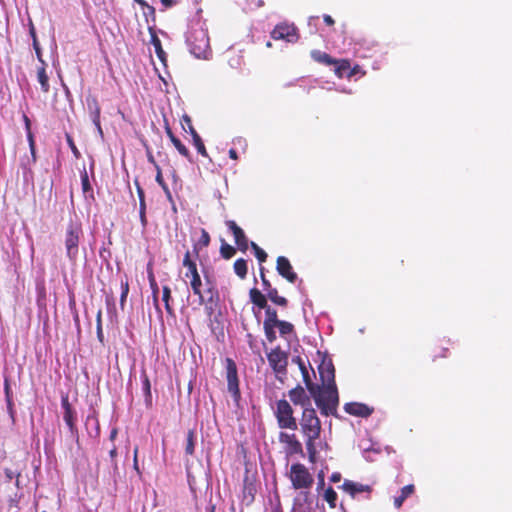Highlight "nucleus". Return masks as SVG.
I'll return each mask as SVG.
<instances>
[{
	"mask_svg": "<svg viewBox=\"0 0 512 512\" xmlns=\"http://www.w3.org/2000/svg\"><path fill=\"white\" fill-rule=\"evenodd\" d=\"M183 266L187 269L185 277L190 278L193 293L198 295L201 302L205 304L212 334L217 341H222L224 338V316L218 291L212 287H208L204 292L201 291L202 281L189 251L184 255Z\"/></svg>",
	"mask_w": 512,
	"mask_h": 512,
	"instance_id": "f257e3e1",
	"label": "nucleus"
},
{
	"mask_svg": "<svg viewBox=\"0 0 512 512\" xmlns=\"http://www.w3.org/2000/svg\"><path fill=\"white\" fill-rule=\"evenodd\" d=\"M300 431L305 438V445L308 452V458L311 463H316L318 454V444L322 432L321 421L316 411L312 407H305L299 422Z\"/></svg>",
	"mask_w": 512,
	"mask_h": 512,
	"instance_id": "f03ea898",
	"label": "nucleus"
},
{
	"mask_svg": "<svg viewBox=\"0 0 512 512\" xmlns=\"http://www.w3.org/2000/svg\"><path fill=\"white\" fill-rule=\"evenodd\" d=\"M315 390L309 392L315 404L325 416L336 415L339 404L338 390L336 384H325L320 387L315 385Z\"/></svg>",
	"mask_w": 512,
	"mask_h": 512,
	"instance_id": "7ed1b4c3",
	"label": "nucleus"
},
{
	"mask_svg": "<svg viewBox=\"0 0 512 512\" xmlns=\"http://www.w3.org/2000/svg\"><path fill=\"white\" fill-rule=\"evenodd\" d=\"M84 232L79 220H70L63 234V244L68 260L75 264L79 256V247L83 240Z\"/></svg>",
	"mask_w": 512,
	"mask_h": 512,
	"instance_id": "20e7f679",
	"label": "nucleus"
},
{
	"mask_svg": "<svg viewBox=\"0 0 512 512\" xmlns=\"http://www.w3.org/2000/svg\"><path fill=\"white\" fill-rule=\"evenodd\" d=\"M189 51L197 58H206L209 52V37L201 27L191 28L186 36Z\"/></svg>",
	"mask_w": 512,
	"mask_h": 512,
	"instance_id": "39448f33",
	"label": "nucleus"
},
{
	"mask_svg": "<svg viewBox=\"0 0 512 512\" xmlns=\"http://www.w3.org/2000/svg\"><path fill=\"white\" fill-rule=\"evenodd\" d=\"M274 416L280 429L297 430L298 423L294 416V410L286 399L276 401Z\"/></svg>",
	"mask_w": 512,
	"mask_h": 512,
	"instance_id": "423d86ee",
	"label": "nucleus"
},
{
	"mask_svg": "<svg viewBox=\"0 0 512 512\" xmlns=\"http://www.w3.org/2000/svg\"><path fill=\"white\" fill-rule=\"evenodd\" d=\"M226 380L227 389L231 394L234 406L241 408V394L239 389V379L237 375V367L233 360L226 358Z\"/></svg>",
	"mask_w": 512,
	"mask_h": 512,
	"instance_id": "0eeeda50",
	"label": "nucleus"
},
{
	"mask_svg": "<svg viewBox=\"0 0 512 512\" xmlns=\"http://www.w3.org/2000/svg\"><path fill=\"white\" fill-rule=\"evenodd\" d=\"M290 480L295 489L310 488L314 482L308 469L301 463H295L291 466Z\"/></svg>",
	"mask_w": 512,
	"mask_h": 512,
	"instance_id": "6e6552de",
	"label": "nucleus"
},
{
	"mask_svg": "<svg viewBox=\"0 0 512 512\" xmlns=\"http://www.w3.org/2000/svg\"><path fill=\"white\" fill-rule=\"evenodd\" d=\"M268 362L276 374L285 375L287 372L288 355L280 347L271 350L267 355Z\"/></svg>",
	"mask_w": 512,
	"mask_h": 512,
	"instance_id": "1a4fd4ad",
	"label": "nucleus"
},
{
	"mask_svg": "<svg viewBox=\"0 0 512 512\" xmlns=\"http://www.w3.org/2000/svg\"><path fill=\"white\" fill-rule=\"evenodd\" d=\"M271 37L274 40H285L290 43L296 42L298 40L297 28L293 24H278L272 30Z\"/></svg>",
	"mask_w": 512,
	"mask_h": 512,
	"instance_id": "9d476101",
	"label": "nucleus"
},
{
	"mask_svg": "<svg viewBox=\"0 0 512 512\" xmlns=\"http://www.w3.org/2000/svg\"><path fill=\"white\" fill-rule=\"evenodd\" d=\"M61 406L64 410L63 419L66 425L68 426L71 434H76V412L72 408V405L69 402V396L67 394L61 397Z\"/></svg>",
	"mask_w": 512,
	"mask_h": 512,
	"instance_id": "9b49d317",
	"label": "nucleus"
},
{
	"mask_svg": "<svg viewBox=\"0 0 512 512\" xmlns=\"http://www.w3.org/2000/svg\"><path fill=\"white\" fill-rule=\"evenodd\" d=\"M279 442L286 446L287 452L290 454H301L303 452L302 444L294 433L281 431L278 436Z\"/></svg>",
	"mask_w": 512,
	"mask_h": 512,
	"instance_id": "f8f14e48",
	"label": "nucleus"
},
{
	"mask_svg": "<svg viewBox=\"0 0 512 512\" xmlns=\"http://www.w3.org/2000/svg\"><path fill=\"white\" fill-rule=\"evenodd\" d=\"M277 272L290 283H295L298 276L294 272L293 267L288 258L279 256L276 260Z\"/></svg>",
	"mask_w": 512,
	"mask_h": 512,
	"instance_id": "ddd939ff",
	"label": "nucleus"
},
{
	"mask_svg": "<svg viewBox=\"0 0 512 512\" xmlns=\"http://www.w3.org/2000/svg\"><path fill=\"white\" fill-rule=\"evenodd\" d=\"M27 140L29 143V148L31 152V159L27 160V163L22 164V168L24 170V179L25 181H28L29 179L33 178V172L31 170V164H34L36 162V145L34 140V135L31 130L27 131Z\"/></svg>",
	"mask_w": 512,
	"mask_h": 512,
	"instance_id": "4468645a",
	"label": "nucleus"
},
{
	"mask_svg": "<svg viewBox=\"0 0 512 512\" xmlns=\"http://www.w3.org/2000/svg\"><path fill=\"white\" fill-rule=\"evenodd\" d=\"M226 224L234 236L237 248L242 252H246L249 247V242L244 231L234 221H228Z\"/></svg>",
	"mask_w": 512,
	"mask_h": 512,
	"instance_id": "2eb2a0df",
	"label": "nucleus"
},
{
	"mask_svg": "<svg viewBox=\"0 0 512 512\" xmlns=\"http://www.w3.org/2000/svg\"><path fill=\"white\" fill-rule=\"evenodd\" d=\"M346 413L358 416V417H369L373 413V408L369 407L364 403L350 402L344 405Z\"/></svg>",
	"mask_w": 512,
	"mask_h": 512,
	"instance_id": "dca6fc26",
	"label": "nucleus"
},
{
	"mask_svg": "<svg viewBox=\"0 0 512 512\" xmlns=\"http://www.w3.org/2000/svg\"><path fill=\"white\" fill-rule=\"evenodd\" d=\"M318 370H319L320 379H321L323 385L336 384L335 383V368H334L333 363L330 360L323 361L319 365Z\"/></svg>",
	"mask_w": 512,
	"mask_h": 512,
	"instance_id": "f3484780",
	"label": "nucleus"
},
{
	"mask_svg": "<svg viewBox=\"0 0 512 512\" xmlns=\"http://www.w3.org/2000/svg\"><path fill=\"white\" fill-rule=\"evenodd\" d=\"M339 488H341L343 491L347 492L353 498L358 493H363V492L370 493L372 491L371 486L361 484V483H356L351 480H345Z\"/></svg>",
	"mask_w": 512,
	"mask_h": 512,
	"instance_id": "a211bd4d",
	"label": "nucleus"
},
{
	"mask_svg": "<svg viewBox=\"0 0 512 512\" xmlns=\"http://www.w3.org/2000/svg\"><path fill=\"white\" fill-rule=\"evenodd\" d=\"M288 394L293 404L301 405L304 408L305 406L310 405V399L302 386H296L295 388L291 389Z\"/></svg>",
	"mask_w": 512,
	"mask_h": 512,
	"instance_id": "6ab92c4d",
	"label": "nucleus"
},
{
	"mask_svg": "<svg viewBox=\"0 0 512 512\" xmlns=\"http://www.w3.org/2000/svg\"><path fill=\"white\" fill-rule=\"evenodd\" d=\"M88 109L92 118L93 124L96 126L97 130L102 133L100 115H101V107L96 98H91L87 100Z\"/></svg>",
	"mask_w": 512,
	"mask_h": 512,
	"instance_id": "aec40b11",
	"label": "nucleus"
},
{
	"mask_svg": "<svg viewBox=\"0 0 512 512\" xmlns=\"http://www.w3.org/2000/svg\"><path fill=\"white\" fill-rule=\"evenodd\" d=\"M332 66H334V72L339 78L351 77L354 74L353 71H350V62L347 59H335Z\"/></svg>",
	"mask_w": 512,
	"mask_h": 512,
	"instance_id": "412c9836",
	"label": "nucleus"
},
{
	"mask_svg": "<svg viewBox=\"0 0 512 512\" xmlns=\"http://www.w3.org/2000/svg\"><path fill=\"white\" fill-rule=\"evenodd\" d=\"M4 393H5V400L7 404V411L8 414L12 420V422H15V409H14V403H13V397H12V391L10 387V381L8 377H5L4 379Z\"/></svg>",
	"mask_w": 512,
	"mask_h": 512,
	"instance_id": "4be33fe9",
	"label": "nucleus"
},
{
	"mask_svg": "<svg viewBox=\"0 0 512 512\" xmlns=\"http://www.w3.org/2000/svg\"><path fill=\"white\" fill-rule=\"evenodd\" d=\"M58 508V502L53 499H48L47 497H40L37 502V509L40 512H57Z\"/></svg>",
	"mask_w": 512,
	"mask_h": 512,
	"instance_id": "5701e85b",
	"label": "nucleus"
},
{
	"mask_svg": "<svg viewBox=\"0 0 512 512\" xmlns=\"http://www.w3.org/2000/svg\"><path fill=\"white\" fill-rule=\"evenodd\" d=\"M250 301L260 309H264L267 304V297L257 288H252L249 291Z\"/></svg>",
	"mask_w": 512,
	"mask_h": 512,
	"instance_id": "b1692460",
	"label": "nucleus"
},
{
	"mask_svg": "<svg viewBox=\"0 0 512 512\" xmlns=\"http://www.w3.org/2000/svg\"><path fill=\"white\" fill-rule=\"evenodd\" d=\"M37 80L40 83L41 90L48 93L50 90L49 77L46 71V63L37 68Z\"/></svg>",
	"mask_w": 512,
	"mask_h": 512,
	"instance_id": "393cba45",
	"label": "nucleus"
},
{
	"mask_svg": "<svg viewBox=\"0 0 512 512\" xmlns=\"http://www.w3.org/2000/svg\"><path fill=\"white\" fill-rule=\"evenodd\" d=\"M150 31H151V44L154 46L155 53H156L158 59L162 63H165L167 55L162 48L161 40L159 39L157 34L154 31H152V29H150Z\"/></svg>",
	"mask_w": 512,
	"mask_h": 512,
	"instance_id": "a878e982",
	"label": "nucleus"
},
{
	"mask_svg": "<svg viewBox=\"0 0 512 512\" xmlns=\"http://www.w3.org/2000/svg\"><path fill=\"white\" fill-rule=\"evenodd\" d=\"M414 491H415V487H414L413 484H409V485L404 486L401 489L400 495L394 498V506H395V508H397V509L401 508L403 502L409 496H411L414 493Z\"/></svg>",
	"mask_w": 512,
	"mask_h": 512,
	"instance_id": "bb28decb",
	"label": "nucleus"
},
{
	"mask_svg": "<svg viewBox=\"0 0 512 512\" xmlns=\"http://www.w3.org/2000/svg\"><path fill=\"white\" fill-rule=\"evenodd\" d=\"M311 57L314 61L324 64V65H327V66H332V64L335 63L334 58H332L326 52H322L320 50H312Z\"/></svg>",
	"mask_w": 512,
	"mask_h": 512,
	"instance_id": "cd10ccee",
	"label": "nucleus"
},
{
	"mask_svg": "<svg viewBox=\"0 0 512 512\" xmlns=\"http://www.w3.org/2000/svg\"><path fill=\"white\" fill-rule=\"evenodd\" d=\"M196 434L194 430H189L186 436L184 450L186 455H193L195 451Z\"/></svg>",
	"mask_w": 512,
	"mask_h": 512,
	"instance_id": "c85d7f7f",
	"label": "nucleus"
},
{
	"mask_svg": "<svg viewBox=\"0 0 512 512\" xmlns=\"http://www.w3.org/2000/svg\"><path fill=\"white\" fill-rule=\"evenodd\" d=\"M190 133L192 135V138H193V143H194V146L196 147L197 151L205 156V157H208V154H207V151H206V148H205V145L201 139V137L199 136V134L196 132V130L194 129L193 126L190 125Z\"/></svg>",
	"mask_w": 512,
	"mask_h": 512,
	"instance_id": "c756f323",
	"label": "nucleus"
},
{
	"mask_svg": "<svg viewBox=\"0 0 512 512\" xmlns=\"http://www.w3.org/2000/svg\"><path fill=\"white\" fill-rule=\"evenodd\" d=\"M266 297L278 306L286 307L288 305V300L285 297L280 296L276 288L270 290V292L266 294Z\"/></svg>",
	"mask_w": 512,
	"mask_h": 512,
	"instance_id": "7c9ffc66",
	"label": "nucleus"
},
{
	"mask_svg": "<svg viewBox=\"0 0 512 512\" xmlns=\"http://www.w3.org/2000/svg\"><path fill=\"white\" fill-rule=\"evenodd\" d=\"M449 341H446V345L442 342L439 345H436L433 350L432 360L435 361L439 358H446L449 355Z\"/></svg>",
	"mask_w": 512,
	"mask_h": 512,
	"instance_id": "2f4dec72",
	"label": "nucleus"
},
{
	"mask_svg": "<svg viewBox=\"0 0 512 512\" xmlns=\"http://www.w3.org/2000/svg\"><path fill=\"white\" fill-rule=\"evenodd\" d=\"M265 315L266 318L264 320V325H277V323L280 321L277 316V311L273 308H271L269 305H267L265 308Z\"/></svg>",
	"mask_w": 512,
	"mask_h": 512,
	"instance_id": "473e14b6",
	"label": "nucleus"
},
{
	"mask_svg": "<svg viewBox=\"0 0 512 512\" xmlns=\"http://www.w3.org/2000/svg\"><path fill=\"white\" fill-rule=\"evenodd\" d=\"M234 271L237 276L244 279L247 275V262L243 258H239L234 263Z\"/></svg>",
	"mask_w": 512,
	"mask_h": 512,
	"instance_id": "72a5a7b5",
	"label": "nucleus"
},
{
	"mask_svg": "<svg viewBox=\"0 0 512 512\" xmlns=\"http://www.w3.org/2000/svg\"><path fill=\"white\" fill-rule=\"evenodd\" d=\"M299 369H300V371H301V373H302L303 381H304V383H305V385H306L307 390H308L309 392H313V390H315V389H316V388H315V385H316V384H314V383L312 382V380H311V378H310V375H309V372H308V370H307V368H306L305 363H300V367H299Z\"/></svg>",
	"mask_w": 512,
	"mask_h": 512,
	"instance_id": "f704fd0d",
	"label": "nucleus"
},
{
	"mask_svg": "<svg viewBox=\"0 0 512 512\" xmlns=\"http://www.w3.org/2000/svg\"><path fill=\"white\" fill-rule=\"evenodd\" d=\"M81 185L83 193L85 195L90 194V197L93 198V189L90 184L88 173L85 168L83 169V171H81Z\"/></svg>",
	"mask_w": 512,
	"mask_h": 512,
	"instance_id": "c9c22d12",
	"label": "nucleus"
},
{
	"mask_svg": "<svg viewBox=\"0 0 512 512\" xmlns=\"http://www.w3.org/2000/svg\"><path fill=\"white\" fill-rule=\"evenodd\" d=\"M156 170H157V174H156L155 180L161 186V188L165 192L167 198L171 201L172 200V195H171V192H170L167 184L165 183V181L163 179L162 171H161V168L159 167V165H156Z\"/></svg>",
	"mask_w": 512,
	"mask_h": 512,
	"instance_id": "e433bc0d",
	"label": "nucleus"
},
{
	"mask_svg": "<svg viewBox=\"0 0 512 512\" xmlns=\"http://www.w3.org/2000/svg\"><path fill=\"white\" fill-rule=\"evenodd\" d=\"M324 499L331 508L336 507L337 493L332 487H328L324 492Z\"/></svg>",
	"mask_w": 512,
	"mask_h": 512,
	"instance_id": "4c0bfd02",
	"label": "nucleus"
},
{
	"mask_svg": "<svg viewBox=\"0 0 512 512\" xmlns=\"http://www.w3.org/2000/svg\"><path fill=\"white\" fill-rule=\"evenodd\" d=\"M171 289L168 286L163 287L162 300L165 304V309L169 315H173V308L170 306Z\"/></svg>",
	"mask_w": 512,
	"mask_h": 512,
	"instance_id": "58836bf2",
	"label": "nucleus"
},
{
	"mask_svg": "<svg viewBox=\"0 0 512 512\" xmlns=\"http://www.w3.org/2000/svg\"><path fill=\"white\" fill-rule=\"evenodd\" d=\"M276 327L279 328V332H280L281 336H285L287 334H291L294 332L293 324L290 322H287V321L280 320L277 323Z\"/></svg>",
	"mask_w": 512,
	"mask_h": 512,
	"instance_id": "ea45409f",
	"label": "nucleus"
},
{
	"mask_svg": "<svg viewBox=\"0 0 512 512\" xmlns=\"http://www.w3.org/2000/svg\"><path fill=\"white\" fill-rule=\"evenodd\" d=\"M149 283H150V288L152 290V295H153L155 306L158 309L159 308V304H158L159 287H158V284H157V282H156V280L154 278L153 273L149 274Z\"/></svg>",
	"mask_w": 512,
	"mask_h": 512,
	"instance_id": "a19ab883",
	"label": "nucleus"
},
{
	"mask_svg": "<svg viewBox=\"0 0 512 512\" xmlns=\"http://www.w3.org/2000/svg\"><path fill=\"white\" fill-rule=\"evenodd\" d=\"M177 151L185 158L190 159V152L187 147L181 142L179 138L173 139L172 141Z\"/></svg>",
	"mask_w": 512,
	"mask_h": 512,
	"instance_id": "79ce46f5",
	"label": "nucleus"
},
{
	"mask_svg": "<svg viewBox=\"0 0 512 512\" xmlns=\"http://www.w3.org/2000/svg\"><path fill=\"white\" fill-rule=\"evenodd\" d=\"M128 293H129V282H128L127 277H125L124 280L123 279L121 280V296H120V306L121 307L124 306L127 296H128Z\"/></svg>",
	"mask_w": 512,
	"mask_h": 512,
	"instance_id": "37998d69",
	"label": "nucleus"
},
{
	"mask_svg": "<svg viewBox=\"0 0 512 512\" xmlns=\"http://www.w3.org/2000/svg\"><path fill=\"white\" fill-rule=\"evenodd\" d=\"M250 245L254 251V254H255V257L257 258V260L260 263L265 262L267 259V253L262 248H260L255 242H251Z\"/></svg>",
	"mask_w": 512,
	"mask_h": 512,
	"instance_id": "c03bdc74",
	"label": "nucleus"
},
{
	"mask_svg": "<svg viewBox=\"0 0 512 512\" xmlns=\"http://www.w3.org/2000/svg\"><path fill=\"white\" fill-rule=\"evenodd\" d=\"M141 377H142L143 391L146 395V398H151V383H150L148 375L146 374V372L144 370L141 373Z\"/></svg>",
	"mask_w": 512,
	"mask_h": 512,
	"instance_id": "a18cd8bd",
	"label": "nucleus"
},
{
	"mask_svg": "<svg viewBox=\"0 0 512 512\" xmlns=\"http://www.w3.org/2000/svg\"><path fill=\"white\" fill-rule=\"evenodd\" d=\"M209 242H210V236L208 234V232L205 230V229H202L201 230V236L198 240V243L195 245V249H197V247H207L209 245Z\"/></svg>",
	"mask_w": 512,
	"mask_h": 512,
	"instance_id": "49530a36",
	"label": "nucleus"
},
{
	"mask_svg": "<svg viewBox=\"0 0 512 512\" xmlns=\"http://www.w3.org/2000/svg\"><path fill=\"white\" fill-rule=\"evenodd\" d=\"M264 331H265V335H266V338L269 342H274L276 340V333L274 331V327H276V325H271V324H268V325H264Z\"/></svg>",
	"mask_w": 512,
	"mask_h": 512,
	"instance_id": "de8ad7c7",
	"label": "nucleus"
},
{
	"mask_svg": "<svg viewBox=\"0 0 512 512\" xmlns=\"http://www.w3.org/2000/svg\"><path fill=\"white\" fill-rule=\"evenodd\" d=\"M66 141H67V144L70 147L73 155L75 156V158L79 159L81 157V153L78 150V148L76 147L74 140L70 134H66Z\"/></svg>",
	"mask_w": 512,
	"mask_h": 512,
	"instance_id": "09e8293b",
	"label": "nucleus"
},
{
	"mask_svg": "<svg viewBox=\"0 0 512 512\" xmlns=\"http://www.w3.org/2000/svg\"><path fill=\"white\" fill-rule=\"evenodd\" d=\"M260 277H261L263 289L266 292V294L268 292H270V290L274 289V287H272V284L270 283V281L266 278L263 267H260Z\"/></svg>",
	"mask_w": 512,
	"mask_h": 512,
	"instance_id": "8fccbe9b",
	"label": "nucleus"
},
{
	"mask_svg": "<svg viewBox=\"0 0 512 512\" xmlns=\"http://www.w3.org/2000/svg\"><path fill=\"white\" fill-rule=\"evenodd\" d=\"M139 216L142 226L145 227L147 225L145 199H142L141 203H139Z\"/></svg>",
	"mask_w": 512,
	"mask_h": 512,
	"instance_id": "3c124183",
	"label": "nucleus"
},
{
	"mask_svg": "<svg viewBox=\"0 0 512 512\" xmlns=\"http://www.w3.org/2000/svg\"><path fill=\"white\" fill-rule=\"evenodd\" d=\"M160 2L162 4L161 11H165L178 4L179 0H160Z\"/></svg>",
	"mask_w": 512,
	"mask_h": 512,
	"instance_id": "603ef678",
	"label": "nucleus"
},
{
	"mask_svg": "<svg viewBox=\"0 0 512 512\" xmlns=\"http://www.w3.org/2000/svg\"><path fill=\"white\" fill-rule=\"evenodd\" d=\"M133 468L139 475H141V471L138 465V447L134 448Z\"/></svg>",
	"mask_w": 512,
	"mask_h": 512,
	"instance_id": "864d4df0",
	"label": "nucleus"
},
{
	"mask_svg": "<svg viewBox=\"0 0 512 512\" xmlns=\"http://www.w3.org/2000/svg\"><path fill=\"white\" fill-rule=\"evenodd\" d=\"M143 13L146 17L150 16L152 17L153 19L155 18V14H156V11H155V8L152 6V5H149L146 6L145 9H143Z\"/></svg>",
	"mask_w": 512,
	"mask_h": 512,
	"instance_id": "5fc2aeb1",
	"label": "nucleus"
},
{
	"mask_svg": "<svg viewBox=\"0 0 512 512\" xmlns=\"http://www.w3.org/2000/svg\"><path fill=\"white\" fill-rule=\"evenodd\" d=\"M236 254V249L226 243V259L232 258Z\"/></svg>",
	"mask_w": 512,
	"mask_h": 512,
	"instance_id": "6e6d98bb",
	"label": "nucleus"
},
{
	"mask_svg": "<svg viewBox=\"0 0 512 512\" xmlns=\"http://www.w3.org/2000/svg\"><path fill=\"white\" fill-rule=\"evenodd\" d=\"M4 472H5V476H6V478H7L9 481H10V480H12L15 476H16V477H19V476H20V474H19V473H17V474H16L14 471H12V470H11V469H9V468H6Z\"/></svg>",
	"mask_w": 512,
	"mask_h": 512,
	"instance_id": "4d7b16f0",
	"label": "nucleus"
},
{
	"mask_svg": "<svg viewBox=\"0 0 512 512\" xmlns=\"http://www.w3.org/2000/svg\"><path fill=\"white\" fill-rule=\"evenodd\" d=\"M341 478H342L341 473L334 472L330 476V481L333 482V483H338V482L341 481Z\"/></svg>",
	"mask_w": 512,
	"mask_h": 512,
	"instance_id": "13d9d810",
	"label": "nucleus"
},
{
	"mask_svg": "<svg viewBox=\"0 0 512 512\" xmlns=\"http://www.w3.org/2000/svg\"><path fill=\"white\" fill-rule=\"evenodd\" d=\"M323 20H324L325 24H327L328 26H333L335 24L334 19L328 14H325L323 16Z\"/></svg>",
	"mask_w": 512,
	"mask_h": 512,
	"instance_id": "bf43d9fd",
	"label": "nucleus"
},
{
	"mask_svg": "<svg viewBox=\"0 0 512 512\" xmlns=\"http://www.w3.org/2000/svg\"><path fill=\"white\" fill-rule=\"evenodd\" d=\"M23 121H24V124H25L26 132L31 130V121H30L29 117L26 114H23Z\"/></svg>",
	"mask_w": 512,
	"mask_h": 512,
	"instance_id": "052dcab7",
	"label": "nucleus"
},
{
	"mask_svg": "<svg viewBox=\"0 0 512 512\" xmlns=\"http://www.w3.org/2000/svg\"><path fill=\"white\" fill-rule=\"evenodd\" d=\"M96 328H97V337H98L99 341L101 343H103L104 335H103L102 325H97Z\"/></svg>",
	"mask_w": 512,
	"mask_h": 512,
	"instance_id": "680f3d73",
	"label": "nucleus"
},
{
	"mask_svg": "<svg viewBox=\"0 0 512 512\" xmlns=\"http://www.w3.org/2000/svg\"><path fill=\"white\" fill-rule=\"evenodd\" d=\"M165 132L167 134V136L169 137L170 141L172 142L173 139H176L177 137L174 135V133L172 132L171 128L169 126H166L165 128Z\"/></svg>",
	"mask_w": 512,
	"mask_h": 512,
	"instance_id": "e2e57ef3",
	"label": "nucleus"
},
{
	"mask_svg": "<svg viewBox=\"0 0 512 512\" xmlns=\"http://www.w3.org/2000/svg\"><path fill=\"white\" fill-rule=\"evenodd\" d=\"M35 52H36L39 62L41 63V65H43V63H45V61L42 58V53H41V49L39 46H36Z\"/></svg>",
	"mask_w": 512,
	"mask_h": 512,
	"instance_id": "0e129e2a",
	"label": "nucleus"
},
{
	"mask_svg": "<svg viewBox=\"0 0 512 512\" xmlns=\"http://www.w3.org/2000/svg\"><path fill=\"white\" fill-rule=\"evenodd\" d=\"M109 455L111 457V460L115 461V459L117 457V449H116L115 445H113V447L110 449Z\"/></svg>",
	"mask_w": 512,
	"mask_h": 512,
	"instance_id": "69168bd1",
	"label": "nucleus"
},
{
	"mask_svg": "<svg viewBox=\"0 0 512 512\" xmlns=\"http://www.w3.org/2000/svg\"><path fill=\"white\" fill-rule=\"evenodd\" d=\"M137 193L139 196V203H141L142 199H145V195L143 189L139 185H137Z\"/></svg>",
	"mask_w": 512,
	"mask_h": 512,
	"instance_id": "338daca9",
	"label": "nucleus"
},
{
	"mask_svg": "<svg viewBox=\"0 0 512 512\" xmlns=\"http://www.w3.org/2000/svg\"><path fill=\"white\" fill-rule=\"evenodd\" d=\"M183 122L187 125V128L189 130H190V125L193 126L190 117L187 115L183 116Z\"/></svg>",
	"mask_w": 512,
	"mask_h": 512,
	"instance_id": "774afa93",
	"label": "nucleus"
}]
</instances>
